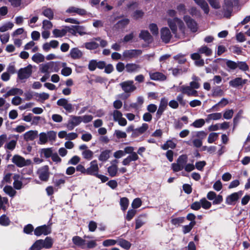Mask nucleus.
<instances>
[{
  "label": "nucleus",
  "instance_id": "2eb2a0df",
  "mask_svg": "<svg viewBox=\"0 0 250 250\" xmlns=\"http://www.w3.org/2000/svg\"><path fill=\"white\" fill-rule=\"evenodd\" d=\"M122 89L125 93H130L134 91L136 87L133 85V82L132 81H128L120 83Z\"/></svg>",
  "mask_w": 250,
  "mask_h": 250
},
{
  "label": "nucleus",
  "instance_id": "b1692460",
  "mask_svg": "<svg viewBox=\"0 0 250 250\" xmlns=\"http://www.w3.org/2000/svg\"><path fill=\"white\" fill-rule=\"evenodd\" d=\"M195 2L199 6L206 14H208L209 12V8L208 3L205 0H194Z\"/></svg>",
  "mask_w": 250,
  "mask_h": 250
},
{
  "label": "nucleus",
  "instance_id": "4468645a",
  "mask_svg": "<svg viewBox=\"0 0 250 250\" xmlns=\"http://www.w3.org/2000/svg\"><path fill=\"white\" fill-rule=\"evenodd\" d=\"M142 53V50L139 49L126 50L124 51L123 56L125 58L131 59L136 58Z\"/></svg>",
  "mask_w": 250,
  "mask_h": 250
},
{
  "label": "nucleus",
  "instance_id": "4c0bfd02",
  "mask_svg": "<svg viewBox=\"0 0 250 250\" xmlns=\"http://www.w3.org/2000/svg\"><path fill=\"white\" fill-rule=\"evenodd\" d=\"M120 205L123 211L126 210L128 207L129 200L126 197L121 198Z\"/></svg>",
  "mask_w": 250,
  "mask_h": 250
},
{
  "label": "nucleus",
  "instance_id": "2f4dec72",
  "mask_svg": "<svg viewBox=\"0 0 250 250\" xmlns=\"http://www.w3.org/2000/svg\"><path fill=\"white\" fill-rule=\"evenodd\" d=\"M74 244L79 247H83L85 245V240L79 236H75L72 238Z\"/></svg>",
  "mask_w": 250,
  "mask_h": 250
},
{
  "label": "nucleus",
  "instance_id": "680f3d73",
  "mask_svg": "<svg viewBox=\"0 0 250 250\" xmlns=\"http://www.w3.org/2000/svg\"><path fill=\"white\" fill-rule=\"evenodd\" d=\"M82 155L84 159L90 160L92 158L93 153L90 149H87L82 152Z\"/></svg>",
  "mask_w": 250,
  "mask_h": 250
},
{
  "label": "nucleus",
  "instance_id": "49530a36",
  "mask_svg": "<svg viewBox=\"0 0 250 250\" xmlns=\"http://www.w3.org/2000/svg\"><path fill=\"white\" fill-rule=\"evenodd\" d=\"M118 167L116 165H112L107 168V171L109 175L111 177H114L116 175Z\"/></svg>",
  "mask_w": 250,
  "mask_h": 250
},
{
  "label": "nucleus",
  "instance_id": "338daca9",
  "mask_svg": "<svg viewBox=\"0 0 250 250\" xmlns=\"http://www.w3.org/2000/svg\"><path fill=\"white\" fill-rule=\"evenodd\" d=\"M218 134L217 133L212 132L210 133L208 137V142L209 143H213L217 139Z\"/></svg>",
  "mask_w": 250,
  "mask_h": 250
},
{
  "label": "nucleus",
  "instance_id": "0e129e2a",
  "mask_svg": "<svg viewBox=\"0 0 250 250\" xmlns=\"http://www.w3.org/2000/svg\"><path fill=\"white\" fill-rule=\"evenodd\" d=\"M46 134L47 135L48 140L49 141L53 142L56 140L57 133L55 131L53 130L49 131H47Z\"/></svg>",
  "mask_w": 250,
  "mask_h": 250
},
{
  "label": "nucleus",
  "instance_id": "58836bf2",
  "mask_svg": "<svg viewBox=\"0 0 250 250\" xmlns=\"http://www.w3.org/2000/svg\"><path fill=\"white\" fill-rule=\"evenodd\" d=\"M67 32H68L67 29L66 30L62 29V30H60L58 29H55L53 31V34L56 38L62 37L66 34Z\"/></svg>",
  "mask_w": 250,
  "mask_h": 250
},
{
  "label": "nucleus",
  "instance_id": "e433bc0d",
  "mask_svg": "<svg viewBox=\"0 0 250 250\" xmlns=\"http://www.w3.org/2000/svg\"><path fill=\"white\" fill-rule=\"evenodd\" d=\"M41 156H42V154L44 155V157L48 158L52 155L53 150L51 147L42 148L40 150Z\"/></svg>",
  "mask_w": 250,
  "mask_h": 250
},
{
  "label": "nucleus",
  "instance_id": "72a5a7b5",
  "mask_svg": "<svg viewBox=\"0 0 250 250\" xmlns=\"http://www.w3.org/2000/svg\"><path fill=\"white\" fill-rule=\"evenodd\" d=\"M42 15L46 17L50 20H52L54 18V14L53 10L50 8H46L43 9L42 12Z\"/></svg>",
  "mask_w": 250,
  "mask_h": 250
},
{
  "label": "nucleus",
  "instance_id": "79ce46f5",
  "mask_svg": "<svg viewBox=\"0 0 250 250\" xmlns=\"http://www.w3.org/2000/svg\"><path fill=\"white\" fill-rule=\"evenodd\" d=\"M53 244V239L50 237H46L44 240H43V244L44 248L50 249L51 248H52Z\"/></svg>",
  "mask_w": 250,
  "mask_h": 250
},
{
  "label": "nucleus",
  "instance_id": "20e7f679",
  "mask_svg": "<svg viewBox=\"0 0 250 250\" xmlns=\"http://www.w3.org/2000/svg\"><path fill=\"white\" fill-rule=\"evenodd\" d=\"M243 191L240 190L238 192H233L227 196L226 198L225 203L228 205H235L239 198L242 196Z\"/></svg>",
  "mask_w": 250,
  "mask_h": 250
},
{
  "label": "nucleus",
  "instance_id": "603ef678",
  "mask_svg": "<svg viewBox=\"0 0 250 250\" xmlns=\"http://www.w3.org/2000/svg\"><path fill=\"white\" fill-rule=\"evenodd\" d=\"M10 221L8 217L3 214L0 217V224L2 226H6L9 225Z\"/></svg>",
  "mask_w": 250,
  "mask_h": 250
},
{
  "label": "nucleus",
  "instance_id": "a18cd8bd",
  "mask_svg": "<svg viewBox=\"0 0 250 250\" xmlns=\"http://www.w3.org/2000/svg\"><path fill=\"white\" fill-rule=\"evenodd\" d=\"M32 59L34 62L39 63L43 62L44 57L43 55L38 53L34 54L32 56Z\"/></svg>",
  "mask_w": 250,
  "mask_h": 250
},
{
  "label": "nucleus",
  "instance_id": "ddd939ff",
  "mask_svg": "<svg viewBox=\"0 0 250 250\" xmlns=\"http://www.w3.org/2000/svg\"><path fill=\"white\" fill-rule=\"evenodd\" d=\"M57 104L59 106H62L69 113L72 112L74 110L72 104L68 103V101L65 98H61L58 100Z\"/></svg>",
  "mask_w": 250,
  "mask_h": 250
},
{
  "label": "nucleus",
  "instance_id": "8fccbe9b",
  "mask_svg": "<svg viewBox=\"0 0 250 250\" xmlns=\"http://www.w3.org/2000/svg\"><path fill=\"white\" fill-rule=\"evenodd\" d=\"M205 124V120L203 119H199L196 120L191 125L195 128H200L202 127Z\"/></svg>",
  "mask_w": 250,
  "mask_h": 250
},
{
  "label": "nucleus",
  "instance_id": "c9c22d12",
  "mask_svg": "<svg viewBox=\"0 0 250 250\" xmlns=\"http://www.w3.org/2000/svg\"><path fill=\"white\" fill-rule=\"evenodd\" d=\"M222 117L221 113H213L207 115V118L206 119L207 122H209V121L213 120H219Z\"/></svg>",
  "mask_w": 250,
  "mask_h": 250
},
{
  "label": "nucleus",
  "instance_id": "39448f33",
  "mask_svg": "<svg viewBox=\"0 0 250 250\" xmlns=\"http://www.w3.org/2000/svg\"><path fill=\"white\" fill-rule=\"evenodd\" d=\"M51 227L49 225H43L36 227L34 230V235L40 236L42 235H47L51 233Z\"/></svg>",
  "mask_w": 250,
  "mask_h": 250
},
{
  "label": "nucleus",
  "instance_id": "cd10ccee",
  "mask_svg": "<svg viewBox=\"0 0 250 250\" xmlns=\"http://www.w3.org/2000/svg\"><path fill=\"white\" fill-rule=\"evenodd\" d=\"M167 23L173 34H176L177 31V22L176 17L173 19H168Z\"/></svg>",
  "mask_w": 250,
  "mask_h": 250
},
{
  "label": "nucleus",
  "instance_id": "f03ea898",
  "mask_svg": "<svg viewBox=\"0 0 250 250\" xmlns=\"http://www.w3.org/2000/svg\"><path fill=\"white\" fill-rule=\"evenodd\" d=\"M188 160V156L186 154H182L179 156L176 163L171 164V169L174 172H178L183 170Z\"/></svg>",
  "mask_w": 250,
  "mask_h": 250
},
{
  "label": "nucleus",
  "instance_id": "dca6fc26",
  "mask_svg": "<svg viewBox=\"0 0 250 250\" xmlns=\"http://www.w3.org/2000/svg\"><path fill=\"white\" fill-rule=\"evenodd\" d=\"M167 105V100L166 98L161 99L158 109L156 112L157 118L160 119Z\"/></svg>",
  "mask_w": 250,
  "mask_h": 250
},
{
  "label": "nucleus",
  "instance_id": "5701e85b",
  "mask_svg": "<svg viewBox=\"0 0 250 250\" xmlns=\"http://www.w3.org/2000/svg\"><path fill=\"white\" fill-rule=\"evenodd\" d=\"M140 68V65L134 63H128L125 65L126 71L130 73L137 72Z\"/></svg>",
  "mask_w": 250,
  "mask_h": 250
},
{
  "label": "nucleus",
  "instance_id": "ea45409f",
  "mask_svg": "<svg viewBox=\"0 0 250 250\" xmlns=\"http://www.w3.org/2000/svg\"><path fill=\"white\" fill-rule=\"evenodd\" d=\"M3 191L10 197H14L16 194V190L11 186H5L3 188Z\"/></svg>",
  "mask_w": 250,
  "mask_h": 250
},
{
  "label": "nucleus",
  "instance_id": "c85d7f7f",
  "mask_svg": "<svg viewBox=\"0 0 250 250\" xmlns=\"http://www.w3.org/2000/svg\"><path fill=\"white\" fill-rule=\"evenodd\" d=\"M82 122V117L72 116V119L69 120V125L71 124V126L70 129H73L75 126L79 125Z\"/></svg>",
  "mask_w": 250,
  "mask_h": 250
},
{
  "label": "nucleus",
  "instance_id": "774afa93",
  "mask_svg": "<svg viewBox=\"0 0 250 250\" xmlns=\"http://www.w3.org/2000/svg\"><path fill=\"white\" fill-rule=\"evenodd\" d=\"M14 24L11 22H8L6 24L0 27V32H4L6 31L9 29H12Z\"/></svg>",
  "mask_w": 250,
  "mask_h": 250
},
{
  "label": "nucleus",
  "instance_id": "864d4df0",
  "mask_svg": "<svg viewBox=\"0 0 250 250\" xmlns=\"http://www.w3.org/2000/svg\"><path fill=\"white\" fill-rule=\"evenodd\" d=\"M142 202L140 198H136L134 199L131 204V207L133 209L138 208L141 206Z\"/></svg>",
  "mask_w": 250,
  "mask_h": 250
},
{
  "label": "nucleus",
  "instance_id": "393cba45",
  "mask_svg": "<svg viewBox=\"0 0 250 250\" xmlns=\"http://www.w3.org/2000/svg\"><path fill=\"white\" fill-rule=\"evenodd\" d=\"M70 57L73 59H79L83 55V52L78 49V48H72L70 51Z\"/></svg>",
  "mask_w": 250,
  "mask_h": 250
},
{
  "label": "nucleus",
  "instance_id": "6e6552de",
  "mask_svg": "<svg viewBox=\"0 0 250 250\" xmlns=\"http://www.w3.org/2000/svg\"><path fill=\"white\" fill-rule=\"evenodd\" d=\"M99 170L97 160H93L90 162V167L86 169V174L96 177L98 174Z\"/></svg>",
  "mask_w": 250,
  "mask_h": 250
},
{
  "label": "nucleus",
  "instance_id": "c03bdc74",
  "mask_svg": "<svg viewBox=\"0 0 250 250\" xmlns=\"http://www.w3.org/2000/svg\"><path fill=\"white\" fill-rule=\"evenodd\" d=\"M99 44L95 42H87L85 43V47L89 50H94L99 47Z\"/></svg>",
  "mask_w": 250,
  "mask_h": 250
},
{
  "label": "nucleus",
  "instance_id": "5fc2aeb1",
  "mask_svg": "<svg viewBox=\"0 0 250 250\" xmlns=\"http://www.w3.org/2000/svg\"><path fill=\"white\" fill-rule=\"evenodd\" d=\"M185 218L184 217H179L175 218L171 220V223L173 225H179L180 224L185 222Z\"/></svg>",
  "mask_w": 250,
  "mask_h": 250
},
{
  "label": "nucleus",
  "instance_id": "f257e3e1",
  "mask_svg": "<svg viewBox=\"0 0 250 250\" xmlns=\"http://www.w3.org/2000/svg\"><path fill=\"white\" fill-rule=\"evenodd\" d=\"M212 53V50L207 46L204 45L199 48L197 52L192 53L190 55V58L194 61V64L197 66H203L205 62L204 59L201 58L200 54H204L206 56H210Z\"/></svg>",
  "mask_w": 250,
  "mask_h": 250
},
{
  "label": "nucleus",
  "instance_id": "423d86ee",
  "mask_svg": "<svg viewBox=\"0 0 250 250\" xmlns=\"http://www.w3.org/2000/svg\"><path fill=\"white\" fill-rule=\"evenodd\" d=\"M39 179L43 182H47L49 178L50 172L48 166L45 165L40 168L37 171Z\"/></svg>",
  "mask_w": 250,
  "mask_h": 250
},
{
  "label": "nucleus",
  "instance_id": "052dcab7",
  "mask_svg": "<svg viewBox=\"0 0 250 250\" xmlns=\"http://www.w3.org/2000/svg\"><path fill=\"white\" fill-rule=\"evenodd\" d=\"M17 144V141L12 140L9 143H7L5 146L4 147L6 149H8L11 150H13L15 149Z\"/></svg>",
  "mask_w": 250,
  "mask_h": 250
},
{
  "label": "nucleus",
  "instance_id": "7c9ffc66",
  "mask_svg": "<svg viewBox=\"0 0 250 250\" xmlns=\"http://www.w3.org/2000/svg\"><path fill=\"white\" fill-rule=\"evenodd\" d=\"M129 20L127 18L123 19L121 20L118 21L115 24V27L116 28H124L125 27L128 25L129 23Z\"/></svg>",
  "mask_w": 250,
  "mask_h": 250
},
{
  "label": "nucleus",
  "instance_id": "9d476101",
  "mask_svg": "<svg viewBox=\"0 0 250 250\" xmlns=\"http://www.w3.org/2000/svg\"><path fill=\"white\" fill-rule=\"evenodd\" d=\"M183 19L186 23L188 28L192 32H195L197 30V23L194 20L192 19L189 16H184Z\"/></svg>",
  "mask_w": 250,
  "mask_h": 250
},
{
  "label": "nucleus",
  "instance_id": "a19ab883",
  "mask_svg": "<svg viewBox=\"0 0 250 250\" xmlns=\"http://www.w3.org/2000/svg\"><path fill=\"white\" fill-rule=\"evenodd\" d=\"M118 244L125 250H129L131 246V244L129 241L124 239H120Z\"/></svg>",
  "mask_w": 250,
  "mask_h": 250
},
{
  "label": "nucleus",
  "instance_id": "c756f323",
  "mask_svg": "<svg viewBox=\"0 0 250 250\" xmlns=\"http://www.w3.org/2000/svg\"><path fill=\"white\" fill-rule=\"evenodd\" d=\"M111 152V150L108 149H106L102 151L99 156V160L102 162L106 161L110 157V154Z\"/></svg>",
  "mask_w": 250,
  "mask_h": 250
},
{
  "label": "nucleus",
  "instance_id": "6ab92c4d",
  "mask_svg": "<svg viewBox=\"0 0 250 250\" xmlns=\"http://www.w3.org/2000/svg\"><path fill=\"white\" fill-rule=\"evenodd\" d=\"M247 82V80L246 79H243L242 78L237 77L230 81L229 84L233 87H237L240 86H243Z\"/></svg>",
  "mask_w": 250,
  "mask_h": 250
},
{
  "label": "nucleus",
  "instance_id": "9b49d317",
  "mask_svg": "<svg viewBox=\"0 0 250 250\" xmlns=\"http://www.w3.org/2000/svg\"><path fill=\"white\" fill-rule=\"evenodd\" d=\"M172 38L171 32L167 27H163L161 29V38L163 42L168 43Z\"/></svg>",
  "mask_w": 250,
  "mask_h": 250
},
{
  "label": "nucleus",
  "instance_id": "aec40b11",
  "mask_svg": "<svg viewBox=\"0 0 250 250\" xmlns=\"http://www.w3.org/2000/svg\"><path fill=\"white\" fill-rule=\"evenodd\" d=\"M149 76L151 80L154 81H165L167 77L163 73L159 72H149Z\"/></svg>",
  "mask_w": 250,
  "mask_h": 250
},
{
  "label": "nucleus",
  "instance_id": "0eeeda50",
  "mask_svg": "<svg viewBox=\"0 0 250 250\" xmlns=\"http://www.w3.org/2000/svg\"><path fill=\"white\" fill-rule=\"evenodd\" d=\"M32 66L28 65L26 67L20 68L18 72V78L20 80H23L28 78L32 74Z\"/></svg>",
  "mask_w": 250,
  "mask_h": 250
},
{
  "label": "nucleus",
  "instance_id": "69168bd1",
  "mask_svg": "<svg viewBox=\"0 0 250 250\" xmlns=\"http://www.w3.org/2000/svg\"><path fill=\"white\" fill-rule=\"evenodd\" d=\"M97 60H91L89 61L88 68L90 71H93L97 68Z\"/></svg>",
  "mask_w": 250,
  "mask_h": 250
},
{
  "label": "nucleus",
  "instance_id": "a878e982",
  "mask_svg": "<svg viewBox=\"0 0 250 250\" xmlns=\"http://www.w3.org/2000/svg\"><path fill=\"white\" fill-rule=\"evenodd\" d=\"M38 136L37 130H29L24 134V139L26 141H33Z\"/></svg>",
  "mask_w": 250,
  "mask_h": 250
},
{
  "label": "nucleus",
  "instance_id": "3c124183",
  "mask_svg": "<svg viewBox=\"0 0 250 250\" xmlns=\"http://www.w3.org/2000/svg\"><path fill=\"white\" fill-rule=\"evenodd\" d=\"M144 15V12L141 10H137L132 14V17L134 20H137L142 18Z\"/></svg>",
  "mask_w": 250,
  "mask_h": 250
},
{
  "label": "nucleus",
  "instance_id": "f3484780",
  "mask_svg": "<svg viewBox=\"0 0 250 250\" xmlns=\"http://www.w3.org/2000/svg\"><path fill=\"white\" fill-rule=\"evenodd\" d=\"M148 125L146 123H143L141 127L135 129L133 132L132 133L131 137H138L140 135L144 133L148 129Z\"/></svg>",
  "mask_w": 250,
  "mask_h": 250
},
{
  "label": "nucleus",
  "instance_id": "1a4fd4ad",
  "mask_svg": "<svg viewBox=\"0 0 250 250\" xmlns=\"http://www.w3.org/2000/svg\"><path fill=\"white\" fill-rule=\"evenodd\" d=\"M177 92H181L183 94H187L188 96H198L197 91L194 89L191 88L188 86L183 85L177 88Z\"/></svg>",
  "mask_w": 250,
  "mask_h": 250
},
{
  "label": "nucleus",
  "instance_id": "7ed1b4c3",
  "mask_svg": "<svg viewBox=\"0 0 250 250\" xmlns=\"http://www.w3.org/2000/svg\"><path fill=\"white\" fill-rule=\"evenodd\" d=\"M237 1L238 0H224L222 5L224 17L229 19L233 11V2Z\"/></svg>",
  "mask_w": 250,
  "mask_h": 250
},
{
  "label": "nucleus",
  "instance_id": "bf43d9fd",
  "mask_svg": "<svg viewBox=\"0 0 250 250\" xmlns=\"http://www.w3.org/2000/svg\"><path fill=\"white\" fill-rule=\"evenodd\" d=\"M136 213V210L134 209H129L127 212V214L125 216V219L129 221H130L135 216Z\"/></svg>",
  "mask_w": 250,
  "mask_h": 250
},
{
  "label": "nucleus",
  "instance_id": "09e8293b",
  "mask_svg": "<svg viewBox=\"0 0 250 250\" xmlns=\"http://www.w3.org/2000/svg\"><path fill=\"white\" fill-rule=\"evenodd\" d=\"M237 63V67H238L241 70L243 71H247L249 70V66L245 62L238 61Z\"/></svg>",
  "mask_w": 250,
  "mask_h": 250
},
{
  "label": "nucleus",
  "instance_id": "13d9d810",
  "mask_svg": "<svg viewBox=\"0 0 250 250\" xmlns=\"http://www.w3.org/2000/svg\"><path fill=\"white\" fill-rule=\"evenodd\" d=\"M149 28L152 34L155 36L157 35L159 33L158 28L156 23H152L149 25Z\"/></svg>",
  "mask_w": 250,
  "mask_h": 250
},
{
  "label": "nucleus",
  "instance_id": "4be33fe9",
  "mask_svg": "<svg viewBox=\"0 0 250 250\" xmlns=\"http://www.w3.org/2000/svg\"><path fill=\"white\" fill-rule=\"evenodd\" d=\"M66 12L68 13H75L80 16H84L86 15V11L84 9L78 8L74 6L69 7Z\"/></svg>",
  "mask_w": 250,
  "mask_h": 250
},
{
  "label": "nucleus",
  "instance_id": "473e14b6",
  "mask_svg": "<svg viewBox=\"0 0 250 250\" xmlns=\"http://www.w3.org/2000/svg\"><path fill=\"white\" fill-rule=\"evenodd\" d=\"M44 248L43 244V240L39 239L35 242L30 248L31 250H40Z\"/></svg>",
  "mask_w": 250,
  "mask_h": 250
},
{
  "label": "nucleus",
  "instance_id": "a211bd4d",
  "mask_svg": "<svg viewBox=\"0 0 250 250\" xmlns=\"http://www.w3.org/2000/svg\"><path fill=\"white\" fill-rule=\"evenodd\" d=\"M12 162L17 167H21L27 165L25 159L18 155H15L13 157Z\"/></svg>",
  "mask_w": 250,
  "mask_h": 250
},
{
  "label": "nucleus",
  "instance_id": "4d7b16f0",
  "mask_svg": "<svg viewBox=\"0 0 250 250\" xmlns=\"http://www.w3.org/2000/svg\"><path fill=\"white\" fill-rule=\"evenodd\" d=\"M53 183L56 187L59 188L61 185L64 184L65 183V179L64 178L58 179L56 177H54Z\"/></svg>",
  "mask_w": 250,
  "mask_h": 250
},
{
  "label": "nucleus",
  "instance_id": "bb28decb",
  "mask_svg": "<svg viewBox=\"0 0 250 250\" xmlns=\"http://www.w3.org/2000/svg\"><path fill=\"white\" fill-rule=\"evenodd\" d=\"M146 214H141L135 219V229H138L143 226L146 223Z\"/></svg>",
  "mask_w": 250,
  "mask_h": 250
},
{
  "label": "nucleus",
  "instance_id": "6e6d98bb",
  "mask_svg": "<svg viewBox=\"0 0 250 250\" xmlns=\"http://www.w3.org/2000/svg\"><path fill=\"white\" fill-rule=\"evenodd\" d=\"M226 60V65L231 70H234L237 68L238 63L231 60Z\"/></svg>",
  "mask_w": 250,
  "mask_h": 250
},
{
  "label": "nucleus",
  "instance_id": "de8ad7c7",
  "mask_svg": "<svg viewBox=\"0 0 250 250\" xmlns=\"http://www.w3.org/2000/svg\"><path fill=\"white\" fill-rule=\"evenodd\" d=\"M34 230L33 226L31 224H28L24 227L23 232L27 234H32Z\"/></svg>",
  "mask_w": 250,
  "mask_h": 250
},
{
  "label": "nucleus",
  "instance_id": "f704fd0d",
  "mask_svg": "<svg viewBox=\"0 0 250 250\" xmlns=\"http://www.w3.org/2000/svg\"><path fill=\"white\" fill-rule=\"evenodd\" d=\"M224 94V91L220 86L213 87L212 90V96L213 97H221Z\"/></svg>",
  "mask_w": 250,
  "mask_h": 250
},
{
  "label": "nucleus",
  "instance_id": "37998d69",
  "mask_svg": "<svg viewBox=\"0 0 250 250\" xmlns=\"http://www.w3.org/2000/svg\"><path fill=\"white\" fill-rule=\"evenodd\" d=\"M201 207L205 209H208L211 207V203L208 201L206 198L200 199Z\"/></svg>",
  "mask_w": 250,
  "mask_h": 250
},
{
  "label": "nucleus",
  "instance_id": "e2e57ef3",
  "mask_svg": "<svg viewBox=\"0 0 250 250\" xmlns=\"http://www.w3.org/2000/svg\"><path fill=\"white\" fill-rule=\"evenodd\" d=\"M39 139L40 143H39L40 144H45L48 141L47 135L46 133L44 132H41L39 134Z\"/></svg>",
  "mask_w": 250,
  "mask_h": 250
},
{
  "label": "nucleus",
  "instance_id": "412c9836",
  "mask_svg": "<svg viewBox=\"0 0 250 250\" xmlns=\"http://www.w3.org/2000/svg\"><path fill=\"white\" fill-rule=\"evenodd\" d=\"M139 37L143 40L145 42H150L153 39L152 36L147 30H142L141 31Z\"/></svg>",
  "mask_w": 250,
  "mask_h": 250
},
{
  "label": "nucleus",
  "instance_id": "f8f14e48",
  "mask_svg": "<svg viewBox=\"0 0 250 250\" xmlns=\"http://www.w3.org/2000/svg\"><path fill=\"white\" fill-rule=\"evenodd\" d=\"M66 28H67V31L73 35H75L77 33H79L81 35L85 34L84 32V28L82 26L71 25L67 26Z\"/></svg>",
  "mask_w": 250,
  "mask_h": 250
}]
</instances>
